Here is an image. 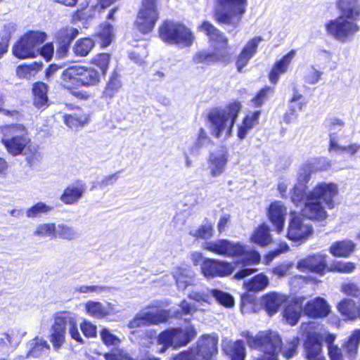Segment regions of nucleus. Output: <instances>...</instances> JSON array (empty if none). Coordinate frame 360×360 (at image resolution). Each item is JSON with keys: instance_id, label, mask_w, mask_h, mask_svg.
Wrapping results in <instances>:
<instances>
[{"instance_id": "1", "label": "nucleus", "mask_w": 360, "mask_h": 360, "mask_svg": "<svg viewBox=\"0 0 360 360\" xmlns=\"http://www.w3.org/2000/svg\"><path fill=\"white\" fill-rule=\"evenodd\" d=\"M309 179L310 174L307 171L300 174L298 182L291 193V200L296 206L304 200V206L302 209L304 217L317 221L325 220L328 217L326 209L334 207L333 198L338 194V186L335 183L322 182L306 193V184Z\"/></svg>"}, {"instance_id": "2", "label": "nucleus", "mask_w": 360, "mask_h": 360, "mask_svg": "<svg viewBox=\"0 0 360 360\" xmlns=\"http://www.w3.org/2000/svg\"><path fill=\"white\" fill-rule=\"evenodd\" d=\"M202 248L213 253L226 257H239L235 264L241 265V269L234 275L236 279H242L255 273L257 269L250 267L258 264L261 259L259 252L239 242H233L226 239L206 241Z\"/></svg>"}, {"instance_id": "3", "label": "nucleus", "mask_w": 360, "mask_h": 360, "mask_svg": "<svg viewBox=\"0 0 360 360\" xmlns=\"http://www.w3.org/2000/svg\"><path fill=\"white\" fill-rule=\"evenodd\" d=\"M337 7L340 15L326 23V30L329 35L345 43L359 31L356 22L360 17V4L359 0H338Z\"/></svg>"}, {"instance_id": "4", "label": "nucleus", "mask_w": 360, "mask_h": 360, "mask_svg": "<svg viewBox=\"0 0 360 360\" xmlns=\"http://www.w3.org/2000/svg\"><path fill=\"white\" fill-rule=\"evenodd\" d=\"M242 335L246 338L249 347L259 349L266 356H274L276 359L280 352L286 359L292 358L296 353L299 342L297 338H293L289 342L288 347H282L279 335L271 330L259 332L255 337L251 335L249 332H243Z\"/></svg>"}, {"instance_id": "5", "label": "nucleus", "mask_w": 360, "mask_h": 360, "mask_svg": "<svg viewBox=\"0 0 360 360\" xmlns=\"http://www.w3.org/2000/svg\"><path fill=\"white\" fill-rule=\"evenodd\" d=\"M241 105L239 102L230 103L226 108H214L207 115V127L212 136L226 139L231 136Z\"/></svg>"}, {"instance_id": "6", "label": "nucleus", "mask_w": 360, "mask_h": 360, "mask_svg": "<svg viewBox=\"0 0 360 360\" xmlns=\"http://www.w3.org/2000/svg\"><path fill=\"white\" fill-rule=\"evenodd\" d=\"M67 328L72 339L80 343L84 342L78 330L75 316L69 312H60L55 316L49 336L50 342L55 350L58 351L65 342Z\"/></svg>"}, {"instance_id": "7", "label": "nucleus", "mask_w": 360, "mask_h": 360, "mask_svg": "<svg viewBox=\"0 0 360 360\" xmlns=\"http://www.w3.org/2000/svg\"><path fill=\"white\" fill-rule=\"evenodd\" d=\"M247 0H217L214 17L221 24L236 28L245 12Z\"/></svg>"}, {"instance_id": "8", "label": "nucleus", "mask_w": 360, "mask_h": 360, "mask_svg": "<svg viewBox=\"0 0 360 360\" xmlns=\"http://www.w3.org/2000/svg\"><path fill=\"white\" fill-rule=\"evenodd\" d=\"M159 35L164 42L181 47H189L194 41L193 34L190 29L184 24L168 20L159 27Z\"/></svg>"}, {"instance_id": "9", "label": "nucleus", "mask_w": 360, "mask_h": 360, "mask_svg": "<svg viewBox=\"0 0 360 360\" xmlns=\"http://www.w3.org/2000/svg\"><path fill=\"white\" fill-rule=\"evenodd\" d=\"M1 132L2 143L8 152L13 155L21 154L30 143L27 129L22 124L4 126L1 127Z\"/></svg>"}, {"instance_id": "10", "label": "nucleus", "mask_w": 360, "mask_h": 360, "mask_svg": "<svg viewBox=\"0 0 360 360\" xmlns=\"http://www.w3.org/2000/svg\"><path fill=\"white\" fill-rule=\"evenodd\" d=\"M46 39V34L39 31H29L20 38L13 48V55L18 58H34L37 47Z\"/></svg>"}, {"instance_id": "11", "label": "nucleus", "mask_w": 360, "mask_h": 360, "mask_svg": "<svg viewBox=\"0 0 360 360\" xmlns=\"http://www.w3.org/2000/svg\"><path fill=\"white\" fill-rule=\"evenodd\" d=\"M315 322L303 323L301 330L305 336L304 349L309 360H325L322 354L321 339Z\"/></svg>"}, {"instance_id": "12", "label": "nucleus", "mask_w": 360, "mask_h": 360, "mask_svg": "<svg viewBox=\"0 0 360 360\" xmlns=\"http://www.w3.org/2000/svg\"><path fill=\"white\" fill-rule=\"evenodd\" d=\"M64 80H69L76 86H88L96 84L99 80L98 72L91 68L72 66L63 71Z\"/></svg>"}, {"instance_id": "13", "label": "nucleus", "mask_w": 360, "mask_h": 360, "mask_svg": "<svg viewBox=\"0 0 360 360\" xmlns=\"http://www.w3.org/2000/svg\"><path fill=\"white\" fill-rule=\"evenodd\" d=\"M158 19L157 0H142L136 25L138 30L143 34L150 32Z\"/></svg>"}, {"instance_id": "14", "label": "nucleus", "mask_w": 360, "mask_h": 360, "mask_svg": "<svg viewBox=\"0 0 360 360\" xmlns=\"http://www.w3.org/2000/svg\"><path fill=\"white\" fill-rule=\"evenodd\" d=\"M169 317V311L144 308L138 312L134 318L129 321L128 327L131 329H134L150 325H157L166 322Z\"/></svg>"}, {"instance_id": "15", "label": "nucleus", "mask_w": 360, "mask_h": 360, "mask_svg": "<svg viewBox=\"0 0 360 360\" xmlns=\"http://www.w3.org/2000/svg\"><path fill=\"white\" fill-rule=\"evenodd\" d=\"M195 335V329L191 327L174 328L162 332L158 336L159 344L173 345L174 347L187 345Z\"/></svg>"}, {"instance_id": "16", "label": "nucleus", "mask_w": 360, "mask_h": 360, "mask_svg": "<svg viewBox=\"0 0 360 360\" xmlns=\"http://www.w3.org/2000/svg\"><path fill=\"white\" fill-rule=\"evenodd\" d=\"M213 297L220 304L231 307L233 306V297L227 292L219 290H193L188 295V297L198 303H210Z\"/></svg>"}, {"instance_id": "17", "label": "nucleus", "mask_w": 360, "mask_h": 360, "mask_svg": "<svg viewBox=\"0 0 360 360\" xmlns=\"http://www.w3.org/2000/svg\"><path fill=\"white\" fill-rule=\"evenodd\" d=\"M234 269L231 263L214 259H205L201 264V271L207 278L229 276Z\"/></svg>"}, {"instance_id": "18", "label": "nucleus", "mask_w": 360, "mask_h": 360, "mask_svg": "<svg viewBox=\"0 0 360 360\" xmlns=\"http://www.w3.org/2000/svg\"><path fill=\"white\" fill-rule=\"evenodd\" d=\"M311 224L300 217H293L289 223L288 238L293 241L304 242L312 234Z\"/></svg>"}, {"instance_id": "19", "label": "nucleus", "mask_w": 360, "mask_h": 360, "mask_svg": "<svg viewBox=\"0 0 360 360\" xmlns=\"http://www.w3.org/2000/svg\"><path fill=\"white\" fill-rule=\"evenodd\" d=\"M218 336L216 334L203 335L198 342L195 350L199 360H210L217 354Z\"/></svg>"}, {"instance_id": "20", "label": "nucleus", "mask_w": 360, "mask_h": 360, "mask_svg": "<svg viewBox=\"0 0 360 360\" xmlns=\"http://www.w3.org/2000/svg\"><path fill=\"white\" fill-rule=\"evenodd\" d=\"M86 188V184L84 181L77 180L64 189L60 200L67 205H75L82 199Z\"/></svg>"}, {"instance_id": "21", "label": "nucleus", "mask_w": 360, "mask_h": 360, "mask_svg": "<svg viewBox=\"0 0 360 360\" xmlns=\"http://www.w3.org/2000/svg\"><path fill=\"white\" fill-rule=\"evenodd\" d=\"M228 160L229 153L224 148L210 153L208 158L210 174L216 177L223 174L225 171Z\"/></svg>"}, {"instance_id": "22", "label": "nucleus", "mask_w": 360, "mask_h": 360, "mask_svg": "<svg viewBox=\"0 0 360 360\" xmlns=\"http://www.w3.org/2000/svg\"><path fill=\"white\" fill-rule=\"evenodd\" d=\"M262 41H263L262 37H255L245 45L238 55L236 63L237 70L239 72H242L243 68L247 65L250 60L255 55L258 46Z\"/></svg>"}, {"instance_id": "23", "label": "nucleus", "mask_w": 360, "mask_h": 360, "mask_svg": "<svg viewBox=\"0 0 360 360\" xmlns=\"http://www.w3.org/2000/svg\"><path fill=\"white\" fill-rule=\"evenodd\" d=\"M297 267L301 271L309 270L319 274H323L326 268V256L314 255L298 262Z\"/></svg>"}, {"instance_id": "24", "label": "nucleus", "mask_w": 360, "mask_h": 360, "mask_svg": "<svg viewBox=\"0 0 360 360\" xmlns=\"http://www.w3.org/2000/svg\"><path fill=\"white\" fill-rule=\"evenodd\" d=\"M286 214L287 208L281 202L276 201L270 205L268 212L269 218L278 233L283 229Z\"/></svg>"}, {"instance_id": "25", "label": "nucleus", "mask_w": 360, "mask_h": 360, "mask_svg": "<svg viewBox=\"0 0 360 360\" xmlns=\"http://www.w3.org/2000/svg\"><path fill=\"white\" fill-rule=\"evenodd\" d=\"M295 55L296 51L292 49L280 60L275 62L269 73V79L271 83L276 84L280 76L288 71V67Z\"/></svg>"}, {"instance_id": "26", "label": "nucleus", "mask_w": 360, "mask_h": 360, "mask_svg": "<svg viewBox=\"0 0 360 360\" xmlns=\"http://www.w3.org/2000/svg\"><path fill=\"white\" fill-rule=\"evenodd\" d=\"M287 301V297L278 292H270L262 297L261 304L270 316L276 314L281 305Z\"/></svg>"}, {"instance_id": "27", "label": "nucleus", "mask_w": 360, "mask_h": 360, "mask_svg": "<svg viewBox=\"0 0 360 360\" xmlns=\"http://www.w3.org/2000/svg\"><path fill=\"white\" fill-rule=\"evenodd\" d=\"M304 313L314 318H321L326 316L330 312L329 305L326 301L321 297L309 301L304 309Z\"/></svg>"}, {"instance_id": "28", "label": "nucleus", "mask_w": 360, "mask_h": 360, "mask_svg": "<svg viewBox=\"0 0 360 360\" xmlns=\"http://www.w3.org/2000/svg\"><path fill=\"white\" fill-rule=\"evenodd\" d=\"M338 309L345 319H360V304L357 306L353 300L344 299L338 303Z\"/></svg>"}, {"instance_id": "29", "label": "nucleus", "mask_w": 360, "mask_h": 360, "mask_svg": "<svg viewBox=\"0 0 360 360\" xmlns=\"http://www.w3.org/2000/svg\"><path fill=\"white\" fill-rule=\"evenodd\" d=\"M224 351L230 360H245L246 349L242 340L230 341L224 346Z\"/></svg>"}, {"instance_id": "30", "label": "nucleus", "mask_w": 360, "mask_h": 360, "mask_svg": "<svg viewBox=\"0 0 360 360\" xmlns=\"http://www.w3.org/2000/svg\"><path fill=\"white\" fill-rule=\"evenodd\" d=\"M63 121L68 127L77 129L87 124L89 121V117L80 108H77L72 113L65 114L63 115Z\"/></svg>"}, {"instance_id": "31", "label": "nucleus", "mask_w": 360, "mask_h": 360, "mask_svg": "<svg viewBox=\"0 0 360 360\" xmlns=\"http://www.w3.org/2000/svg\"><path fill=\"white\" fill-rule=\"evenodd\" d=\"M307 103L306 99L295 91L290 100V109L283 115V121L290 123L297 117V110H300Z\"/></svg>"}, {"instance_id": "32", "label": "nucleus", "mask_w": 360, "mask_h": 360, "mask_svg": "<svg viewBox=\"0 0 360 360\" xmlns=\"http://www.w3.org/2000/svg\"><path fill=\"white\" fill-rule=\"evenodd\" d=\"M199 30L205 33L210 41L217 42L221 47L227 45V39L210 22L204 21L199 27Z\"/></svg>"}, {"instance_id": "33", "label": "nucleus", "mask_w": 360, "mask_h": 360, "mask_svg": "<svg viewBox=\"0 0 360 360\" xmlns=\"http://www.w3.org/2000/svg\"><path fill=\"white\" fill-rule=\"evenodd\" d=\"M176 285L179 289L185 290L194 283V273L187 267H178L174 273Z\"/></svg>"}, {"instance_id": "34", "label": "nucleus", "mask_w": 360, "mask_h": 360, "mask_svg": "<svg viewBox=\"0 0 360 360\" xmlns=\"http://www.w3.org/2000/svg\"><path fill=\"white\" fill-rule=\"evenodd\" d=\"M356 244L349 240H343L333 243L330 248V252L335 257H347L355 249Z\"/></svg>"}, {"instance_id": "35", "label": "nucleus", "mask_w": 360, "mask_h": 360, "mask_svg": "<svg viewBox=\"0 0 360 360\" xmlns=\"http://www.w3.org/2000/svg\"><path fill=\"white\" fill-rule=\"evenodd\" d=\"M260 112L259 110H257L254 112H250L245 116L238 129V137L240 139H245L248 131L257 124Z\"/></svg>"}, {"instance_id": "36", "label": "nucleus", "mask_w": 360, "mask_h": 360, "mask_svg": "<svg viewBox=\"0 0 360 360\" xmlns=\"http://www.w3.org/2000/svg\"><path fill=\"white\" fill-rule=\"evenodd\" d=\"M27 347L29 351L27 354V356L34 358L41 356L50 349V346L47 341L44 338L39 337H36L35 338L31 340L28 342Z\"/></svg>"}, {"instance_id": "37", "label": "nucleus", "mask_w": 360, "mask_h": 360, "mask_svg": "<svg viewBox=\"0 0 360 360\" xmlns=\"http://www.w3.org/2000/svg\"><path fill=\"white\" fill-rule=\"evenodd\" d=\"M80 235L78 229L73 226L64 223L56 225V238L63 240L72 241L78 239Z\"/></svg>"}, {"instance_id": "38", "label": "nucleus", "mask_w": 360, "mask_h": 360, "mask_svg": "<svg viewBox=\"0 0 360 360\" xmlns=\"http://www.w3.org/2000/svg\"><path fill=\"white\" fill-rule=\"evenodd\" d=\"M360 342V330H354L351 335L349 337L348 340L343 346V352L345 355H347L349 359H353L356 354Z\"/></svg>"}, {"instance_id": "39", "label": "nucleus", "mask_w": 360, "mask_h": 360, "mask_svg": "<svg viewBox=\"0 0 360 360\" xmlns=\"http://www.w3.org/2000/svg\"><path fill=\"white\" fill-rule=\"evenodd\" d=\"M269 281L264 274L255 276L251 280L245 281L243 287L248 291L259 292L263 290L268 285Z\"/></svg>"}, {"instance_id": "40", "label": "nucleus", "mask_w": 360, "mask_h": 360, "mask_svg": "<svg viewBox=\"0 0 360 360\" xmlns=\"http://www.w3.org/2000/svg\"><path fill=\"white\" fill-rule=\"evenodd\" d=\"M43 67L41 61H34L32 63L19 65L16 69V74L19 77L27 78L34 75Z\"/></svg>"}, {"instance_id": "41", "label": "nucleus", "mask_w": 360, "mask_h": 360, "mask_svg": "<svg viewBox=\"0 0 360 360\" xmlns=\"http://www.w3.org/2000/svg\"><path fill=\"white\" fill-rule=\"evenodd\" d=\"M251 240L253 243L261 246L268 245L271 241L269 227L265 224L261 225L254 231Z\"/></svg>"}, {"instance_id": "42", "label": "nucleus", "mask_w": 360, "mask_h": 360, "mask_svg": "<svg viewBox=\"0 0 360 360\" xmlns=\"http://www.w3.org/2000/svg\"><path fill=\"white\" fill-rule=\"evenodd\" d=\"M360 149V145L358 143H352L347 146H342L338 144L336 137L334 134H331L330 136V151L335 153L345 151L351 156L354 155Z\"/></svg>"}, {"instance_id": "43", "label": "nucleus", "mask_w": 360, "mask_h": 360, "mask_svg": "<svg viewBox=\"0 0 360 360\" xmlns=\"http://www.w3.org/2000/svg\"><path fill=\"white\" fill-rule=\"evenodd\" d=\"M53 210L52 205L44 202H38L26 210L25 214L27 218H37L43 214H47Z\"/></svg>"}, {"instance_id": "44", "label": "nucleus", "mask_w": 360, "mask_h": 360, "mask_svg": "<svg viewBox=\"0 0 360 360\" xmlns=\"http://www.w3.org/2000/svg\"><path fill=\"white\" fill-rule=\"evenodd\" d=\"M56 233V224L55 223H42L38 224L33 231V236L37 238H55Z\"/></svg>"}, {"instance_id": "45", "label": "nucleus", "mask_w": 360, "mask_h": 360, "mask_svg": "<svg viewBox=\"0 0 360 360\" xmlns=\"http://www.w3.org/2000/svg\"><path fill=\"white\" fill-rule=\"evenodd\" d=\"M211 142V139L207 135L206 131L201 127L198 133V136L193 145L189 148V152L191 155H198L200 150Z\"/></svg>"}, {"instance_id": "46", "label": "nucleus", "mask_w": 360, "mask_h": 360, "mask_svg": "<svg viewBox=\"0 0 360 360\" xmlns=\"http://www.w3.org/2000/svg\"><path fill=\"white\" fill-rule=\"evenodd\" d=\"M95 42L91 38H83L77 40L73 47L75 55L79 56H87L94 48Z\"/></svg>"}, {"instance_id": "47", "label": "nucleus", "mask_w": 360, "mask_h": 360, "mask_svg": "<svg viewBox=\"0 0 360 360\" xmlns=\"http://www.w3.org/2000/svg\"><path fill=\"white\" fill-rule=\"evenodd\" d=\"M85 309L90 316L102 318L108 314V309L99 302L89 301L85 304Z\"/></svg>"}, {"instance_id": "48", "label": "nucleus", "mask_w": 360, "mask_h": 360, "mask_svg": "<svg viewBox=\"0 0 360 360\" xmlns=\"http://www.w3.org/2000/svg\"><path fill=\"white\" fill-rule=\"evenodd\" d=\"M112 30L111 24L105 22L102 24L99 30L96 32V36L100 39L101 46L106 47L109 46L112 40Z\"/></svg>"}, {"instance_id": "49", "label": "nucleus", "mask_w": 360, "mask_h": 360, "mask_svg": "<svg viewBox=\"0 0 360 360\" xmlns=\"http://www.w3.org/2000/svg\"><path fill=\"white\" fill-rule=\"evenodd\" d=\"M301 313L302 309L299 305L296 304H289L283 311V317L289 324L294 326L298 322Z\"/></svg>"}, {"instance_id": "50", "label": "nucleus", "mask_w": 360, "mask_h": 360, "mask_svg": "<svg viewBox=\"0 0 360 360\" xmlns=\"http://www.w3.org/2000/svg\"><path fill=\"white\" fill-rule=\"evenodd\" d=\"M219 59V56L216 53L206 50H202L196 52L193 57V61L195 64L208 65L211 63L218 61Z\"/></svg>"}, {"instance_id": "51", "label": "nucleus", "mask_w": 360, "mask_h": 360, "mask_svg": "<svg viewBox=\"0 0 360 360\" xmlns=\"http://www.w3.org/2000/svg\"><path fill=\"white\" fill-rule=\"evenodd\" d=\"M78 33V30L73 27L60 30L58 35V44H63L70 46Z\"/></svg>"}, {"instance_id": "52", "label": "nucleus", "mask_w": 360, "mask_h": 360, "mask_svg": "<svg viewBox=\"0 0 360 360\" xmlns=\"http://www.w3.org/2000/svg\"><path fill=\"white\" fill-rule=\"evenodd\" d=\"M355 268L356 265L353 262L338 261L330 264L329 270L342 274H349L353 272Z\"/></svg>"}, {"instance_id": "53", "label": "nucleus", "mask_w": 360, "mask_h": 360, "mask_svg": "<svg viewBox=\"0 0 360 360\" xmlns=\"http://www.w3.org/2000/svg\"><path fill=\"white\" fill-rule=\"evenodd\" d=\"M101 338L103 342L108 347H117L121 343V340L107 328H103L101 331Z\"/></svg>"}, {"instance_id": "54", "label": "nucleus", "mask_w": 360, "mask_h": 360, "mask_svg": "<svg viewBox=\"0 0 360 360\" xmlns=\"http://www.w3.org/2000/svg\"><path fill=\"white\" fill-rule=\"evenodd\" d=\"M190 234L195 238H209L213 235V228L212 224H205L198 229L191 231Z\"/></svg>"}, {"instance_id": "55", "label": "nucleus", "mask_w": 360, "mask_h": 360, "mask_svg": "<svg viewBox=\"0 0 360 360\" xmlns=\"http://www.w3.org/2000/svg\"><path fill=\"white\" fill-rule=\"evenodd\" d=\"M105 360H134L130 355L122 349H115L103 355Z\"/></svg>"}, {"instance_id": "56", "label": "nucleus", "mask_w": 360, "mask_h": 360, "mask_svg": "<svg viewBox=\"0 0 360 360\" xmlns=\"http://www.w3.org/2000/svg\"><path fill=\"white\" fill-rule=\"evenodd\" d=\"M108 287L104 285H79L75 288V291L84 294H100L104 291L108 290Z\"/></svg>"}, {"instance_id": "57", "label": "nucleus", "mask_w": 360, "mask_h": 360, "mask_svg": "<svg viewBox=\"0 0 360 360\" xmlns=\"http://www.w3.org/2000/svg\"><path fill=\"white\" fill-rule=\"evenodd\" d=\"M110 56L108 53H100L94 58V64L99 68L103 75L108 70Z\"/></svg>"}, {"instance_id": "58", "label": "nucleus", "mask_w": 360, "mask_h": 360, "mask_svg": "<svg viewBox=\"0 0 360 360\" xmlns=\"http://www.w3.org/2000/svg\"><path fill=\"white\" fill-rule=\"evenodd\" d=\"M47 91H33V103L39 109L46 108L49 106V99L46 94Z\"/></svg>"}, {"instance_id": "59", "label": "nucleus", "mask_w": 360, "mask_h": 360, "mask_svg": "<svg viewBox=\"0 0 360 360\" xmlns=\"http://www.w3.org/2000/svg\"><path fill=\"white\" fill-rule=\"evenodd\" d=\"M37 56L41 55L47 62L50 61L53 56L54 46L53 43L49 42L45 44L40 49L37 48Z\"/></svg>"}, {"instance_id": "60", "label": "nucleus", "mask_w": 360, "mask_h": 360, "mask_svg": "<svg viewBox=\"0 0 360 360\" xmlns=\"http://www.w3.org/2000/svg\"><path fill=\"white\" fill-rule=\"evenodd\" d=\"M341 291L349 296L360 295V288L354 283H345L341 286Z\"/></svg>"}, {"instance_id": "61", "label": "nucleus", "mask_w": 360, "mask_h": 360, "mask_svg": "<svg viewBox=\"0 0 360 360\" xmlns=\"http://www.w3.org/2000/svg\"><path fill=\"white\" fill-rule=\"evenodd\" d=\"M179 307L181 308V311L174 312V315L176 317H181L183 315L193 314V313L197 310V307L186 300H183L181 302Z\"/></svg>"}, {"instance_id": "62", "label": "nucleus", "mask_w": 360, "mask_h": 360, "mask_svg": "<svg viewBox=\"0 0 360 360\" xmlns=\"http://www.w3.org/2000/svg\"><path fill=\"white\" fill-rule=\"evenodd\" d=\"M288 246L285 243H282L279 245V248L274 251L270 252L264 258V262L269 264L276 256L288 250Z\"/></svg>"}, {"instance_id": "63", "label": "nucleus", "mask_w": 360, "mask_h": 360, "mask_svg": "<svg viewBox=\"0 0 360 360\" xmlns=\"http://www.w3.org/2000/svg\"><path fill=\"white\" fill-rule=\"evenodd\" d=\"M321 75L322 72L321 71L317 70L311 66L305 75V82L311 84H314L319 82Z\"/></svg>"}, {"instance_id": "64", "label": "nucleus", "mask_w": 360, "mask_h": 360, "mask_svg": "<svg viewBox=\"0 0 360 360\" xmlns=\"http://www.w3.org/2000/svg\"><path fill=\"white\" fill-rule=\"evenodd\" d=\"M173 360H199L195 350L193 348L181 352L180 354L174 356Z\"/></svg>"}]
</instances>
